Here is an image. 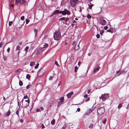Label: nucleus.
I'll list each match as a JSON object with an SVG mask.
<instances>
[{
    "instance_id": "58836bf2",
    "label": "nucleus",
    "mask_w": 129,
    "mask_h": 129,
    "mask_svg": "<svg viewBox=\"0 0 129 129\" xmlns=\"http://www.w3.org/2000/svg\"><path fill=\"white\" fill-rule=\"evenodd\" d=\"M18 3H19V2H18V0H15V4L16 5H18Z\"/></svg>"
},
{
    "instance_id": "c9c22d12",
    "label": "nucleus",
    "mask_w": 129,
    "mask_h": 129,
    "mask_svg": "<svg viewBox=\"0 0 129 129\" xmlns=\"http://www.w3.org/2000/svg\"><path fill=\"white\" fill-rule=\"evenodd\" d=\"M55 65H56L58 67L59 66V65L58 64V62L56 61H55Z\"/></svg>"
},
{
    "instance_id": "6e6552de",
    "label": "nucleus",
    "mask_w": 129,
    "mask_h": 129,
    "mask_svg": "<svg viewBox=\"0 0 129 129\" xmlns=\"http://www.w3.org/2000/svg\"><path fill=\"white\" fill-rule=\"evenodd\" d=\"M92 109H89L88 111L86 112L85 113V114L86 115H89L92 112V111L94 110V108H93L92 107Z\"/></svg>"
},
{
    "instance_id": "4468645a",
    "label": "nucleus",
    "mask_w": 129,
    "mask_h": 129,
    "mask_svg": "<svg viewBox=\"0 0 129 129\" xmlns=\"http://www.w3.org/2000/svg\"><path fill=\"white\" fill-rule=\"evenodd\" d=\"M18 2L21 4H22L25 2V1L23 0H18Z\"/></svg>"
},
{
    "instance_id": "39448f33",
    "label": "nucleus",
    "mask_w": 129,
    "mask_h": 129,
    "mask_svg": "<svg viewBox=\"0 0 129 129\" xmlns=\"http://www.w3.org/2000/svg\"><path fill=\"white\" fill-rule=\"evenodd\" d=\"M108 94H102L101 97H100L99 98L100 99H102L103 101H105L106 100V98H108Z\"/></svg>"
},
{
    "instance_id": "f257e3e1",
    "label": "nucleus",
    "mask_w": 129,
    "mask_h": 129,
    "mask_svg": "<svg viewBox=\"0 0 129 129\" xmlns=\"http://www.w3.org/2000/svg\"><path fill=\"white\" fill-rule=\"evenodd\" d=\"M105 111V108L104 107L99 108L97 110L98 115L99 116L102 115L104 114Z\"/></svg>"
},
{
    "instance_id": "412c9836",
    "label": "nucleus",
    "mask_w": 129,
    "mask_h": 129,
    "mask_svg": "<svg viewBox=\"0 0 129 129\" xmlns=\"http://www.w3.org/2000/svg\"><path fill=\"white\" fill-rule=\"evenodd\" d=\"M19 85L20 86L22 85L23 84V83L22 81L20 80L19 81Z\"/></svg>"
},
{
    "instance_id": "338daca9",
    "label": "nucleus",
    "mask_w": 129,
    "mask_h": 129,
    "mask_svg": "<svg viewBox=\"0 0 129 129\" xmlns=\"http://www.w3.org/2000/svg\"><path fill=\"white\" fill-rule=\"evenodd\" d=\"M73 23H76L77 22H76V21L75 20H73Z\"/></svg>"
},
{
    "instance_id": "72a5a7b5",
    "label": "nucleus",
    "mask_w": 129,
    "mask_h": 129,
    "mask_svg": "<svg viewBox=\"0 0 129 129\" xmlns=\"http://www.w3.org/2000/svg\"><path fill=\"white\" fill-rule=\"evenodd\" d=\"M3 58L4 61H6L7 60V58L5 56H3Z\"/></svg>"
},
{
    "instance_id": "69168bd1",
    "label": "nucleus",
    "mask_w": 129,
    "mask_h": 129,
    "mask_svg": "<svg viewBox=\"0 0 129 129\" xmlns=\"http://www.w3.org/2000/svg\"><path fill=\"white\" fill-rule=\"evenodd\" d=\"M39 50H38L36 52V54H38L39 53Z\"/></svg>"
},
{
    "instance_id": "a18cd8bd",
    "label": "nucleus",
    "mask_w": 129,
    "mask_h": 129,
    "mask_svg": "<svg viewBox=\"0 0 129 129\" xmlns=\"http://www.w3.org/2000/svg\"><path fill=\"white\" fill-rule=\"evenodd\" d=\"M89 100V98H88L87 99L85 100V101L86 102H87Z\"/></svg>"
},
{
    "instance_id": "5fc2aeb1",
    "label": "nucleus",
    "mask_w": 129,
    "mask_h": 129,
    "mask_svg": "<svg viewBox=\"0 0 129 129\" xmlns=\"http://www.w3.org/2000/svg\"><path fill=\"white\" fill-rule=\"evenodd\" d=\"M27 95H26L25 96H24V99H26L27 98Z\"/></svg>"
},
{
    "instance_id": "1a4fd4ad",
    "label": "nucleus",
    "mask_w": 129,
    "mask_h": 129,
    "mask_svg": "<svg viewBox=\"0 0 129 129\" xmlns=\"http://www.w3.org/2000/svg\"><path fill=\"white\" fill-rule=\"evenodd\" d=\"M59 13L61 14V11L57 10L55 11L53 13V14H57Z\"/></svg>"
},
{
    "instance_id": "864d4df0",
    "label": "nucleus",
    "mask_w": 129,
    "mask_h": 129,
    "mask_svg": "<svg viewBox=\"0 0 129 129\" xmlns=\"http://www.w3.org/2000/svg\"><path fill=\"white\" fill-rule=\"evenodd\" d=\"M22 42L21 41L19 43V44L20 45H21L22 44Z\"/></svg>"
},
{
    "instance_id": "473e14b6",
    "label": "nucleus",
    "mask_w": 129,
    "mask_h": 129,
    "mask_svg": "<svg viewBox=\"0 0 129 129\" xmlns=\"http://www.w3.org/2000/svg\"><path fill=\"white\" fill-rule=\"evenodd\" d=\"M39 65V64L37 63V64L35 67V69H37L38 68Z\"/></svg>"
},
{
    "instance_id": "603ef678",
    "label": "nucleus",
    "mask_w": 129,
    "mask_h": 129,
    "mask_svg": "<svg viewBox=\"0 0 129 129\" xmlns=\"http://www.w3.org/2000/svg\"><path fill=\"white\" fill-rule=\"evenodd\" d=\"M80 108H78L77 109V111L78 112H79L80 111Z\"/></svg>"
},
{
    "instance_id": "aec40b11",
    "label": "nucleus",
    "mask_w": 129,
    "mask_h": 129,
    "mask_svg": "<svg viewBox=\"0 0 129 129\" xmlns=\"http://www.w3.org/2000/svg\"><path fill=\"white\" fill-rule=\"evenodd\" d=\"M107 120V119L106 118H104L103 120L102 121V123L104 124H105L106 123V121Z\"/></svg>"
},
{
    "instance_id": "49530a36",
    "label": "nucleus",
    "mask_w": 129,
    "mask_h": 129,
    "mask_svg": "<svg viewBox=\"0 0 129 129\" xmlns=\"http://www.w3.org/2000/svg\"><path fill=\"white\" fill-rule=\"evenodd\" d=\"M37 30L35 28L34 29V32L35 33H37Z\"/></svg>"
},
{
    "instance_id": "3c124183",
    "label": "nucleus",
    "mask_w": 129,
    "mask_h": 129,
    "mask_svg": "<svg viewBox=\"0 0 129 129\" xmlns=\"http://www.w3.org/2000/svg\"><path fill=\"white\" fill-rule=\"evenodd\" d=\"M45 127L43 124H42V129H44Z\"/></svg>"
},
{
    "instance_id": "2eb2a0df",
    "label": "nucleus",
    "mask_w": 129,
    "mask_h": 129,
    "mask_svg": "<svg viewBox=\"0 0 129 129\" xmlns=\"http://www.w3.org/2000/svg\"><path fill=\"white\" fill-rule=\"evenodd\" d=\"M107 31L109 32L110 33H112L113 32L114 30L112 28H111L107 30Z\"/></svg>"
},
{
    "instance_id": "6e6d98bb",
    "label": "nucleus",
    "mask_w": 129,
    "mask_h": 129,
    "mask_svg": "<svg viewBox=\"0 0 129 129\" xmlns=\"http://www.w3.org/2000/svg\"><path fill=\"white\" fill-rule=\"evenodd\" d=\"M61 82V81H59L58 83V86H59L60 85Z\"/></svg>"
},
{
    "instance_id": "393cba45",
    "label": "nucleus",
    "mask_w": 129,
    "mask_h": 129,
    "mask_svg": "<svg viewBox=\"0 0 129 129\" xmlns=\"http://www.w3.org/2000/svg\"><path fill=\"white\" fill-rule=\"evenodd\" d=\"M55 120L54 119H53L51 122V123L52 125H53L55 123Z\"/></svg>"
},
{
    "instance_id": "6ab92c4d",
    "label": "nucleus",
    "mask_w": 129,
    "mask_h": 129,
    "mask_svg": "<svg viewBox=\"0 0 129 129\" xmlns=\"http://www.w3.org/2000/svg\"><path fill=\"white\" fill-rule=\"evenodd\" d=\"M10 111L9 109L8 110V111L6 113V116H8L10 115Z\"/></svg>"
},
{
    "instance_id": "7c9ffc66",
    "label": "nucleus",
    "mask_w": 129,
    "mask_h": 129,
    "mask_svg": "<svg viewBox=\"0 0 129 129\" xmlns=\"http://www.w3.org/2000/svg\"><path fill=\"white\" fill-rule=\"evenodd\" d=\"M20 48V46L19 45H18L17 46H16V49L17 50H19Z\"/></svg>"
},
{
    "instance_id": "37998d69",
    "label": "nucleus",
    "mask_w": 129,
    "mask_h": 129,
    "mask_svg": "<svg viewBox=\"0 0 129 129\" xmlns=\"http://www.w3.org/2000/svg\"><path fill=\"white\" fill-rule=\"evenodd\" d=\"M108 27L107 26H106L104 27V28L105 30H106L108 29Z\"/></svg>"
},
{
    "instance_id": "0e129e2a",
    "label": "nucleus",
    "mask_w": 129,
    "mask_h": 129,
    "mask_svg": "<svg viewBox=\"0 0 129 129\" xmlns=\"http://www.w3.org/2000/svg\"><path fill=\"white\" fill-rule=\"evenodd\" d=\"M78 69V68L76 66L75 67V69L76 70V69Z\"/></svg>"
},
{
    "instance_id": "ddd939ff",
    "label": "nucleus",
    "mask_w": 129,
    "mask_h": 129,
    "mask_svg": "<svg viewBox=\"0 0 129 129\" xmlns=\"http://www.w3.org/2000/svg\"><path fill=\"white\" fill-rule=\"evenodd\" d=\"M79 45L76 44L74 47V49L75 50H77L79 49Z\"/></svg>"
},
{
    "instance_id": "c85d7f7f",
    "label": "nucleus",
    "mask_w": 129,
    "mask_h": 129,
    "mask_svg": "<svg viewBox=\"0 0 129 129\" xmlns=\"http://www.w3.org/2000/svg\"><path fill=\"white\" fill-rule=\"evenodd\" d=\"M44 48H46L48 47V45L47 43H45V45H44Z\"/></svg>"
},
{
    "instance_id": "de8ad7c7",
    "label": "nucleus",
    "mask_w": 129,
    "mask_h": 129,
    "mask_svg": "<svg viewBox=\"0 0 129 129\" xmlns=\"http://www.w3.org/2000/svg\"><path fill=\"white\" fill-rule=\"evenodd\" d=\"M96 37L97 38H99L100 37V35L99 34H97L96 35Z\"/></svg>"
},
{
    "instance_id": "4d7b16f0",
    "label": "nucleus",
    "mask_w": 129,
    "mask_h": 129,
    "mask_svg": "<svg viewBox=\"0 0 129 129\" xmlns=\"http://www.w3.org/2000/svg\"><path fill=\"white\" fill-rule=\"evenodd\" d=\"M90 92V90L89 89L87 91V93H89Z\"/></svg>"
},
{
    "instance_id": "13d9d810",
    "label": "nucleus",
    "mask_w": 129,
    "mask_h": 129,
    "mask_svg": "<svg viewBox=\"0 0 129 129\" xmlns=\"http://www.w3.org/2000/svg\"><path fill=\"white\" fill-rule=\"evenodd\" d=\"M123 72V71L122 72H120L119 73V74L118 75V76L120 75L122 73V72Z\"/></svg>"
},
{
    "instance_id": "f03ea898",
    "label": "nucleus",
    "mask_w": 129,
    "mask_h": 129,
    "mask_svg": "<svg viewBox=\"0 0 129 129\" xmlns=\"http://www.w3.org/2000/svg\"><path fill=\"white\" fill-rule=\"evenodd\" d=\"M60 32L59 30L56 31L54 34L53 37L55 40H58L60 38Z\"/></svg>"
},
{
    "instance_id": "a19ab883",
    "label": "nucleus",
    "mask_w": 129,
    "mask_h": 129,
    "mask_svg": "<svg viewBox=\"0 0 129 129\" xmlns=\"http://www.w3.org/2000/svg\"><path fill=\"white\" fill-rule=\"evenodd\" d=\"M3 43L2 42H1L0 43V47L1 48L2 47V46H3Z\"/></svg>"
},
{
    "instance_id": "79ce46f5",
    "label": "nucleus",
    "mask_w": 129,
    "mask_h": 129,
    "mask_svg": "<svg viewBox=\"0 0 129 129\" xmlns=\"http://www.w3.org/2000/svg\"><path fill=\"white\" fill-rule=\"evenodd\" d=\"M16 114L17 115L19 116V111H18V110H17L16 112Z\"/></svg>"
},
{
    "instance_id": "09e8293b",
    "label": "nucleus",
    "mask_w": 129,
    "mask_h": 129,
    "mask_svg": "<svg viewBox=\"0 0 129 129\" xmlns=\"http://www.w3.org/2000/svg\"><path fill=\"white\" fill-rule=\"evenodd\" d=\"M24 17H21L20 19L22 20H24Z\"/></svg>"
},
{
    "instance_id": "f3484780",
    "label": "nucleus",
    "mask_w": 129,
    "mask_h": 129,
    "mask_svg": "<svg viewBox=\"0 0 129 129\" xmlns=\"http://www.w3.org/2000/svg\"><path fill=\"white\" fill-rule=\"evenodd\" d=\"M100 69L99 67H97L96 68H94L93 70V72H96V71Z\"/></svg>"
},
{
    "instance_id": "20e7f679",
    "label": "nucleus",
    "mask_w": 129,
    "mask_h": 129,
    "mask_svg": "<svg viewBox=\"0 0 129 129\" xmlns=\"http://www.w3.org/2000/svg\"><path fill=\"white\" fill-rule=\"evenodd\" d=\"M61 14L63 15H69L71 14V13L70 11L67 9H65L63 11H61Z\"/></svg>"
},
{
    "instance_id": "8fccbe9b",
    "label": "nucleus",
    "mask_w": 129,
    "mask_h": 129,
    "mask_svg": "<svg viewBox=\"0 0 129 129\" xmlns=\"http://www.w3.org/2000/svg\"><path fill=\"white\" fill-rule=\"evenodd\" d=\"M10 49V47H9L7 49V51L8 53H9V52Z\"/></svg>"
},
{
    "instance_id": "b1692460",
    "label": "nucleus",
    "mask_w": 129,
    "mask_h": 129,
    "mask_svg": "<svg viewBox=\"0 0 129 129\" xmlns=\"http://www.w3.org/2000/svg\"><path fill=\"white\" fill-rule=\"evenodd\" d=\"M93 126V124L92 123H91L90 124V125H89V126H88V127L89 128H92Z\"/></svg>"
},
{
    "instance_id": "680f3d73",
    "label": "nucleus",
    "mask_w": 129,
    "mask_h": 129,
    "mask_svg": "<svg viewBox=\"0 0 129 129\" xmlns=\"http://www.w3.org/2000/svg\"><path fill=\"white\" fill-rule=\"evenodd\" d=\"M66 127V125H64L63 127V129L65 128V127Z\"/></svg>"
},
{
    "instance_id": "ea45409f",
    "label": "nucleus",
    "mask_w": 129,
    "mask_h": 129,
    "mask_svg": "<svg viewBox=\"0 0 129 129\" xmlns=\"http://www.w3.org/2000/svg\"><path fill=\"white\" fill-rule=\"evenodd\" d=\"M29 22V20L28 19H26V24H27Z\"/></svg>"
},
{
    "instance_id": "bb28decb",
    "label": "nucleus",
    "mask_w": 129,
    "mask_h": 129,
    "mask_svg": "<svg viewBox=\"0 0 129 129\" xmlns=\"http://www.w3.org/2000/svg\"><path fill=\"white\" fill-rule=\"evenodd\" d=\"M30 77V75L29 74H27L26 76V78L28 79H29Z\"/></svg>"
},
{
    "instance_id": "cd10ccee",
    "label": "nucleus",
    "mask_w": 129,
    "mask_h": 129,
    "mask_svg": "<svg viewBox=\"0 0 129 129\" xmlns=\"http://www.w3.org/2000/svg\"><path fill=\"white\" fill-rule=\"evenodd\" d=\"M35 64V62L33 61H31L30 64V65L32 66H33V65Z\"/></svg>"
},
{
    "instance_id": "7ed1b4c3",
    "label": "nucleus",
    "mask_w": 129,
    "mask_h": 129,
    "mask_svg": "<svg viewBox=\"0 0 129 129\" xmlns=\"http://www.w3.org/2000/svg\"><path fill=\"white\" fill-rule=\"evenodd\" d=\"M78 0H70V6L72 7H75L78 3Z\"/></svg>"
},
{
    "instance_id": "5701e85b",
    "label": "nucleus",
    "mask_w": 129,
    "mask_h": 129,
    "mask_svg": "<svg viewBox=\"0 0 129 129\" xmlns=\"http://www.w3.org/2000/svg\"><path fill=\"white\" fill-rule=\"evenodd\" d=\"M60 101L63 102V101L64 100V97H61L59 99Z\"/></svg>"
},
{
    "instance_id": "e2e57ef3",
    "label": "nucleus",
    "mask_w": 129,
    "mask_h": 129,
    "mask_svg": "<svg viewBox=\"0 0 129 129\" xmlns=\"http://www.w3.org/2000/svg\"><path fill=\"white\" fill-rule=\"evenodd\" d=\"M40 109H41V110H43V108L42 107H41L40 108Z\"/></svg>"
},
{
    "instance_id": "f8f14e48",
    "label": "nucleus",
    "mask_w": 129,
    "mask_h": 129,
    "mask_svg": "<svg viewBox=\"0 0 129 129\" xmlns=\"http://www.w3.org/2000/svg\"><path fill=\"white\" fill-rule=\"evenodd\" d=\"M118 111L117 108H114L112 110V112L114 113L117 112Z\"/></svg>"
},
{
    "instance_id": "9b49d317",
    "label": "nucleus",
    "mask_w": 129,
    "mask_h": 129,
    "mask_svg": "<svg viewBox=\"0 0 129 129\" xmlns=\"http://www.w3.org/2000/svg\"><path fill=\"white\" fill-rule=\"evenodd\" d=\"M60 19L64 20L65 22H67L69 18L68 17L66 18L65 17H63L62 18H60Z\"/></svg>"
},
{
    "instance_id": "c03bdc74",
    "label": "nucleus",
    "mask_w": 129,
    "mask_h": 129,
    "mask_svg": "<svg viewBox=\"0 0 129 129\" xmlns=\"http://www.w3.org/2000/svg\"><path fill=\"white\" fill-rule=\"evenodd\" d=\"M88 96L87 94H86L84 95V97L85 98H87V97Z\"/></svg>"
},
{
    "instance_id": "a211bd4d",
    "label": "nucleus",
    "mask_w": 129,
    "mask_h": 129,
    "mask_svg": "<svg viewBox=\"0 0 129 129\" xmlns=\"http://www.w3.org/2000/svg\"><path fill=\"white\" fill-rule=\"evenodd\" d=\"M72 25L73 27H75V28H76L77 27V24L75 23L72 24Z\"/></svg>"
},
{
    "instance_id": "423d86ee",
    "label": "nucleus",
    "mask_w": 129,
    "mask_h": 129,
    "mask_svg": "<svg viewBox=\"0 0 129 129\" xmlns=\"http://www.w3.org/2000/svg\"><path fill=\"white\" fill-rule=\"evenodd\" d=\"M44 71L42 68H41L38 71L37 73L38 76H40L42 75L44 73Z\"/></svg>"
},
{
    "instance_id": "4c0bfd02",
    "label": "nucleus",
    "mask_w": 129,
    "mask_h": 129,
    "mask_svg": "<svg viewBox=\"0 0 129 129\" xmlns=\"http://www.w3.org/2000/svg\"><path fill=\"white\" fill-rule=\"evenodd\" d=\"M12 21H9V26H11L12 25Z\"/></svg>"
},
{
    "instance_id": "e433bc0d",
    "label": "nucleus",
    "mask_w": 129,
    "mask_h": 129,
    "mask_svg": "<svg viewBox=\"0 0 129 129\" xmlns=\"http://www.w3.org/2000/svg\"><path fill=\"white\" fill-rule=\"evenodd\" d=\"M20 70V69H19V68L18 69L16 70L15 71V72L16 73H18V72H19V71Z\"/></svg>"
},
{
    "instance_id": "a878e982",
    "label": "nucleus",
    "mask_w": 129,
    "mask_h": 129,
    "mask_svg": "<svg viewBox=\"0 0 129 129\" xmlns=\"http://www.w3.org/2000/svg\"><path fill=\"white\" fill-rule=\"evenodd\" d=\"M25 101L26 102H28V103H27V104H26V106H25V107H26L28 105H29V100L28 99V100H25Z\"/></svg>"
},
{
    "instance_id": "dca6fc26",
    "label": "nucleus",
    "mask_w": 129,
    "mask_h": 129,
    "mask_svg": "<svg viewBox=\"0 0 129 129\" xmlns=\"http://www.w3.org/2000/svg\"><path fill=\"white\" fill-rule=\"evenodd\" d=\"M89 4L88 5L89 6V9H91L93 5L90 2L89 3Z\"/></svg>"
},
{
    "instance_id": "9d476101",
    "label": "nucleus",
    "mask_w": 129,
    "mask_h": 129,
    "mask_svg": "<svg viewBox=\"0 0 129 129\" xmlns=\"http://www.w3.org/2000/svg\"><path fill=\"white\" fill-rule=\"evenodd\" d=\"M73 94V91H71L70 92L68 93L67 95V96L68 98H70L71 97V95H72Z\"/></svg>"
},
{
    "instance_id": "bf43d9fd",
    "label": "nucleus",
    "mask_w": 129,
    "mask_h": 129,
    "mask_svg": "<svg viewBox=\"0 0 129 129\" xmlns=\"http://www.w3.org/2000/svg\"><path fill=\"white\" fill-rule=\"evenodd\" d=\"M29 85H27V86H26V88L27 89H28L29 87Z\"/></svg>"
},
{
    "instance_id": "052dcab7",
    "label": "nucleus",
    "mask_w": 129,
    "mask_h": 129,
    "mask_svg": "<svg viewBox=\"0 0 129 129\" xmlns=\"http://www.w3.org/2000/svg\"><path fill=\"white\" fill-rule=\"evenodd\" d=\"M81 62H79L78 63V65L79 66H80V64H81Z\"/></svg>"
},
{
    "instance_id": "2f4dec72",
    "label": "nucleus",
    "mask_w": 129,
    "mask_h": 129,
    "mask_svg": "<svg viewBox=\"0 0 129 129\" xmlns=\"http://www.w3.org/2000/svg\"><path fill=\"white\" fill-rule=\"evenodd\" d=\"M53 77L52 76H50L49 78V80H52Z\"/></svg>"
},
{
    "instance_id": "c756f323",
    "label": "nucleus",
    "mask_w": 129,
    "mask_h": 129,
    "mask_svg": "<svg viewBox=\"0 0 129 129\" xmlns=\"http://www.w3.org/2000/svg\"><path fill=\"white\" fill-rule=\"evenodd\" d=\"M122 105L121 104H119L117 107V108H118L119 109L120 108L122 107Z\"/></svg>"
},
{
    "instance_id": "f704fd0d",
    "label": "nucleus",
    "mask_w": 129,
    "mask_h": 129,
    "mask_svg": "<svg viewBox=\"0 0 129 129\" xmlns=\"http://www.w3.org/2000/svg\"><path fill=\"white\" fill-rule=\"evenodd\" d=\"M29 48V47L28 46H26L24 49V50L25 51H27Z\"/></svg>"
},
{
    "instance_id": "774afa93",
    "label": "nucleus",
    "mask_w": 129,
    "mask_h": 129,
    "mask_svg": "<svg viewBox=\"0 0 129 129\" xmlns=\"http://www.w3.org/2000/svg\"><path fill=\"white\" fill-rule=\"evenodd\" d=\"M20 122H21L22 123L23 122V120L22 119H21L20 120Z\"/></svg>"
},
{
    "instance_id": "4be33fe9",
    "label": "nucleus",
    "mask_w": 129,
    "mask_h": 129,
    "mask_svg": "<svg viewBox=\"0 0 129 129\" xmlns=\"http://www.w3.org/2000/svg\"><path fill=\"white\" fill-rule=\"evenodd\" d=\"M62 102L61 101L59 102L58 103L57 106H60L62 104Z\"/></svg>"
},
{
    "instance_id": "0eeeda50",
    "label": "nucleus",
    "mask_w": 129,
    "mask_h": 129,
    "mask_svg": "<svg viewBox=\"0 0 129 129\" xmlns=\"http://www.w3.org/2000/svg\"><path fill=\"white\" fill-rule=\"evenodd\" d=\"M100 24L102 25H105L106 23V21L103 19H100Z\"/></svg>"
}]
</instances>
